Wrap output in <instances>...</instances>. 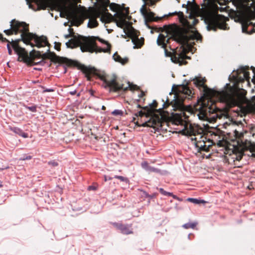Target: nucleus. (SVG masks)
I'll return each mask as SVG.
<instances>
[{"label":"nucleus","mask_w":255,"mask_h":255,"mask_svg":"<svg viewBox=\"0 0 255 255\" xmlns=\"http://www.w3.org/2000/svg\"><path fill=\"white\" fill-rule=\"evenodd\" d=\"M221 100L225 103H235V100L233 95L229 92L222 91L220 94Z\"/></svg>","instance_id":"obj_12"},{"label":"nucleus","mask_w":255,"mask_h":255,"mask_svg":"<svg viewBox=\"0 0 255 255\" xmlns=\"http://www.w3.org/2000/svg\"><path fill=\"white\" fill-rule=\"evenodd\" d=\"M76 90L71 91L69 92V94L71 95H74L76 94Z\"/></svg>","instance_id":"obj_47"},{"label":"nucleus","mask_w":255,"mask_h":255,"mask_svg":"<svg viewBox=\"0 0 255 255\" xmlns=\"http://www.w3.org/2000/svg\"><path fill=\"white\" fill-rule=\"evenodd\" d=\"M110 8H111V9H112V10H113V11H115V8L113 7V6H112V5H110Z\"/></svg>","instance_id":"obj_58"},{"label":"nucleus","mask_w":255,"mask_h":255,"mask_svg":"<svg viewBox=\"0 0 255 255\" xmlns=\"http://www.w3.org/2000/svg\"><path fill=\"white\" fill-rule=\"evenodd\" d=\"M105 106H103L102 109H105Z\"/></svg>","instance_id":"obj_64"},{"label":"nucleus","mask_w":255,"mask_h":255,"mask_svg":"<svg viewBox=\"0 0 255 255\" xmlns=\"http://www.w3.org/2000/svg\"><path fill=\"white\" fill-rule=\"evenodd\" d=\"M187 200L194 204H200L201 203H205L206 201L204 200L198 199L197 198H188Z\"/></svg>","instance_id":"obj_23"},{"label":"nucleus","mask_w":255,"mask_h":255,"mask_svg":"<svg viewBox=\"0 0 255 255\" xmlns=\"http://www.w3.org/2000/svg\"><path fill=\"white\" fill-rule=\"evenodd\" d=\"M54 55V54L53 53H51L50 52L49 49H48L47 50V52H45L44 53H43L42 55L41 54V53L40 52H37V56L38 57H41L42 58V60H41V61H39L37 62H35L34 63L33 65H44L45 62L44 61V59H45V58H48V59H50L51 58H52L53 56Z\"/></svg>","instance_id":"obj_14"},{"label":"nucleus","mask_w":255,"mask_h":255,"mask_svg":"<svg viewBox=\"0 0 255 255\" xmlns=\"http://www.w3.org/2000/svg\"><path fill=\"white\" fill-rule=\"evenodd\" d=\"M242 158V156L240 155V156H237V157H236V159H237V160H238V161H239V160H240Z\"/></svg>","instance_id":"obj_55"},{"label":"nucleus","mask_w":255,"mask_h":255,"mask_svg":"<svg viewBox=\"0 0 255 255\" xmlns=\"http://www.w3.org/2000/svg\"><path fill=\"white\" fill-rule=\"evenodd\" d=\"M54 48L55 49H57V50L59 51L60 50V44L59 43H57L56 42H54Z\"/></svg>","instance_id":"obj_38"},{"label":"nucleus","mask_w":255,"mask_h":255,"mask_svg":"<svg viewBox=\"0 0 255 255\" xmlns=\"http://www.w3.org/2000/svg\"><path fill=\"white\" fill-rule=\"evenodd\" d=\"M10 29L4 30V32L6 34L11 35L13 32L17 34L18 32L21 33L20 39L16 40L15 42L12 41V46L15 52L18 56V61L27 62L29 60L28 53L25 49L19 46L17 44V43L21 40L26 44L31 45L32 47H33V45L30 41L32 39L34 40L36 46L38 48L49 45L46 37L44 36L39 37L35 34L29 32L28 25L25 22H20L15 19H12L10 21Z\"/></svg>","instance_id":"obj_1"},{"label":"nucleus","mask_w":255,"mask_h":255,"mask_svg":"<svg viewBox=\"0 0 255 255\" xmlns=\"http://www.w3.org/2000/svg\"><path fill=\"white\" fill-rule=\"evenodd\" d=\"M112 114L114 116H122L123 112L120 110H115L112 112Z\"/></svg>","instance_id":"obj_31"},{"label":"nucleus","mask_w":255,"mask_h":255,"mask_svg":"<svg viewBox=\"0 0 255 255\" xmlns=\"http://www.w3.org/2000/svg\"><path fill=\"white\" fill-rule=\"evenodd\" d=\"M235 5L237 11V16L235 21L241 24L242 32L247 34H252L255 32V9L254 11L249 10V5L247 0H231Z\"/></svg>","instance_id":"obj_3"},{"label":"nucleus","mask_w":255,"mask_h":255,"mask_svg":"<svg viewBox=\"0 0 255 255\" xmlns=\"http://www.w3.org/2000/svg\"><path fill=\"white\" fill-rule=\"evenodd\" d=\"M42 88L44 89L43 92H51L54 91V89L52 88H44L43 87H42Z\"/></svg>","instance_id":"obj_37"},{"label":"nucleus","mask_w":255,"mask_h":255,"mask_svg":"<svg viewBox=\"0 0 255 255\" xmlns=\"http://www.w3.org/2000/svg\"><path fill=\"white\" fill-rule=\"evenodd\" d=\"M26 2H27V3L28 4V6L30 8H32V5L30 3H29V0H26Z\"/></svg>","instance_id":"obj_54"},{"label":"nucleus","mask_w":255,"mask_h":255,"mask_svg":"<svg viewBox=\"0 0 255 255\" xmlns=\"http://www.w3.org/2000/svg\"><path fill=\"white\" fill-rule=\"evenodd\" d=\"M106 1H107V2L106 3V4H108L110 3V1L109 0H106Z\"/></svg>","instance_id":"obj_62"},{"label":"nucleus","mask_w":255,"mask_h":255,"mask_svg":"<svg viewBox=\"0 0 255 255\" xmlns=\"http://www.w3.org/2000/svg\"><path fill=\"white\" fill-rule=\"evenodd\" d=\"M249 70L248 66H241L236 73L232 77L236 82H243L245 80L249 81L250 73L247 71Z\"/></svg>","instance_id":"obj_9"},{"label":"nucleus","mask_w":255,"mask_h":255,"mask_svg":"<svg viewBox=\"0 0 255 255\" xmlns=\"http://www.w3.org/2000/svg\"><path fill=\"white\" fill-rule=\"evenodd\" d=\"M46 8V4L43 3H41L39 4H38L37 9L38 10L45 9Z\"/></svg>","instance_id":"obj_34"},{"label":"nucleus","mask_w":255,"mask_h":255,"mask_svg":"<svg viewBox=\"0 0 255 255\" xmlns=\"http://www.w3.org/2000/svg\"><path fill=\"white\" fill-rule=\"evenodd\" d=\"M112 18H113L112 14L105 11L102 14L101 17V20L103 22L109 23L110 22Z\"/></svg>","instance_id":"obj_21"},{"label":"nucleus","mask_w":255,"mask_h":255,"mask_svg":"<svg viewBox=\"0 0 255 255\" xmlns=\"http://www.w3.org/2000/svg\"><path fill=\"white\" fill-rule=\"evenodd\" d=\"M9 129L14 132L15 134L19 135L24 138H27L28 137V134L23 131V130L17 127H10L9 128Z\"/></svg>","instance_id":"obj_19"},{"label":"nucleus","mask_w":255,"mask_h":255,"mask_svg":"<svg viewBox=\"0 0 255 255\" xmlns=\"http://www.w3.org/2000/svg\"><path fill=\"white\" fill-rule=\"evenodd\" d=\"M116 226V227L120 230L121 232L124 234H130L132 233V231L131 229H130V227L128 225H125L122 224L115 223L114 224Z\"/></svg>","instance_id":"obj_15"},{"label":"nucleus","mask_w":255,"mask_h":255,"mask_svg":"<svg viewBox=\"0 0 255 255\" xmlns=\"http://www.w3.org/2000/svg\"><path fill=\"white\" fill-rule=\"evenodd\" d=\"M6 47H7V51H8V53L9 55H11L12 54V50L10 48L9 43L7 44Z\"/></svg>","instance_id":"obj_39"},{"label":"nucleus","mask_w":255,"mask_h":255,"mask_svg":"<svg viewBox=\"0 0 255 255\" xmlns=\"http://www.w3.org/2000/svg\"><path fill=\"white\" fill-rule=\"evenodd\" d=\"M197 115L200 120L210 122H215L218 119H222L226 117L225 113L212 102H208L207 104L202 103L199 108Z\"/></svg>","instance_id":"obj_4"},{"label":"nucleus","mask_w":255,"mask_h":255,"mask_svg":"<svg viewBox=\"0 0 255 255\" xmlns=\"http://www.w3.org/2000/svg\"><path fill=\"white\" fill-rule=\"evenodd\" d=\"M194 145L198 152L207 151L208 149V146L205 144V143L204 141L195 142Z\"/></svg>","instance_id":"obj_17"},{"label":"nucleus","mask_w":255,"mask_h":255,"mask_svg":"<svg viewBox=\"0 0 255 255\" xmlns=\"http://www.w3.org/2000/svg\"><path fill=\"white\" fill-rule=\"evenodd\" d=\"M101 79L104 82L105 87H109L110 91L114 92H117L120 90L126 91L128 88H129L130 90H135L137 87L136 85H132L129 82H128V87H125L124 84H120L118 83L114 78L109 79L107 78L103 77Z\"/></svg>","instance_id":"obj_8"},{"label":"nucleus","mask_w":255,"mask_h":255,"mask_svg":"<svg viewBox=\"0 0 255 255\" xmlns=\"http://www.w3.org/2000/svg\"><path fill=\"white\" fill-rule=\"evenodd\" d=\"M94 91H93V90H90V91H89V93H90V94H91V95H93V94H94Z\"/></svg>","instance_id":"obj_56"},{"label":"nucleus","mask_w":255,"mask_h":255,"mask_svg":"<svg viewBox=\"0 0 255 255\" xmlns=\"http://www.w3.org/2000/svg\"><path fill=\"white\" fill-rule=\"evenodd\" d=\"M104 178H105V181H108V180H110L112 179V177L108 176H106V175L105 176Z\"/></svg>","instance_id":"obj_45"},{"label":"nucleus","mask_w":255,"mask_h":255,"mask_svg":"<svg viewBox=\"0 0 255 255\" xmlns=\"http://www.w3.org/2000/svg\"><path fill=\"white\" fill-rule=\"evenodd\" d=\"M113 58L115 61L118 62L123 65L126 64L128 61V59L127 58H122L120 55H119L117 54V52L114 53V54L113 56Z\"/></svg>","instance_id":"obj_20"},{"label":"nucleus","mask_w":255,"mask_h":255,"mask_svg":"<svg viewBox=\"0 0 255 255\" xmlns=\"http://www.w3.org/2000/svg\"><path fill=\"white\" fill-rule=\"evenodd\" d=\"M2 40L3 41H7V40L5 38H3V37L2 38Z\"/></svg>","instance_id":"obj_59"},{"label":"nucleus","mask_w":255,"mask_h":255,"mask_svg":"<svg viewBox=\"0 0 255 255\" xmlns=\"http://www.w3.org/2000/svg\"><path fill=\"white\" fill-rule=\"evenodd\" d=\"M145 114L142 111H138L136 114V116H140V117H142Z\"/></svg>","instance_id":"obj_40"},{"label":"nucleus","mask_w":255,"mask_h":255,"mask_svg":"<svg viewBox=\"0 0 255 255\" xmlns=\"http://www.w3.org/2000/svg\"><path fill=\"white\" fill-rule=\"evenodd\" d=\"M188 40H196L197 41H201L202 36L201 34L197 32V31L192 32V33L189 34L188 35H187L185 37Z\"/></svg>","instance_id":"obj_16"},{"label":"nucleus","mask_w":255,"mask_h":255,"mask_svg":"<svg viewBox=\"0 0 255 255\" xmlns=\"http://www.w3.org/2000/svg\"><path fill=\"white\" fill-rule=\"evenodd\" d=\"M188 92H189L190 93V94L191 93V91L190 90H188L186 92V94H188Z\"/></svg>","instance_id":"obj_61"},{"label":"nucleus","mask_w":255,"mask_h":255,"mask_svg":"<svg viewBox=\"0 0 255 255\" xmlns=\"http://www.w3.org/2000/svg\"><path fill=\"white\" fill-rule=\"evenodd\" d=\"M148 172H155L160 173L161 171L159 169L150 166Z\"/></svg>","instance_id":"obj_33"},{"label":"nucleus","mask_w":255,"mask_h":255,"mask_svg":"<svg viewBox=\"0 0 255 255\" xmlns=\"http://www.w3.org/2000/svg\"><path fill=\"white\" fill-rule=\"evenodd\" d=\"M197 225L196 223H187L183 225L182 227L185 229H194Z\"/></svg>","instance_id":"obj_28"},{"label":"nucleus","mask_w":255,"mask_h":255,"mask_svg":"<svg viewBox=\"0 0 255 255\" xmlns=\"http://www.w3.org/2000/svg\"><path fill=\"white\" fill-rule=\"evenodd\" d=\"M251 68L252 69L253 72H255V68L254 67H253V66H251Z\"/></svg>","instance_id":"obj_60"},{"label":"nucleus","mask_w":255,"mask_h":255,"mask_svg":"<svg viewBox=\"0 0 255 255\" xmlns=\"http://www.w3.org/2000/svg\"><path fill=\"white\" fill-rule=\"evenodd\" d=\"M86 76L88 80H90L91 77L90 73H86Z\"/></svg>","instance_id":"obj_50"},{"label":"nucleus","mask_w":255,"mask_h":255,"mask_svg":"<svg viewBox=\"0 0 255 255\" xmlns=\"http://www.w3.org/2000/svg\"><path fill=\"white\" fill-rule=\"evenodd\" d=\"M171 105L173 110L175 111L177 110H181L184 108L183 100L182 98L179 97L178 95L175 93L174 95L173 99L171 102H169L167 98L166 102L163 104L162 108H165L166 106Z\"/></svg>","instance_id":"obj_10"},{"label":"nucleus","mask_w":255,"mask_h":255,"mask_svg":"<svg viewBox=\"0 0 255 255\" xmlns=\"http://www.w3.org/2000/svg\"><path fill=\"white\" fill-rule=\"evenodd\" d=\"M8 168V166H2V167H0V170H3L7 169Z\"/></svg>","instance_id":"obj_51"},{"label":"nucleus","mask_w":255,"mask_h":255,"mask_svg":"<svg viewBox=\"0 0 255 255\" xmlns=\"http://www.w3.org/2000/svg\"><path fill=\"white\" fill-rule=\"evenodd\" d=\"M225 17L215 13H208L202 16L206 25L207 30L216 31L217 28L226 30L227 25L225 23Z\"/></svg>","instance_id":"obj_5"},{"label":"nucleus","mask_w":255,"mask_h":255,"mask_svg":"<svg viewBox=\"0 0 255 255\" xmlns=\"http://www.w3.org/2000/svg\"><path fill=\"white\" fill-rule=\"evenodd\" d=\"M88 189L89 190H96V187L95 186H89L88 188Z\"/></svg>","instance_id":"obj_41"},{"label":"nucleus","mask_w":255,"mask_h":255,"mask_svg":"<svg viewBox=\"0 0 255 255\" xmlns=\"http://www.w3.org/2000/svg\"><path fill=\"white\" fill-rule=\"evenodd\" d=\"M183 37H184V36H183L182 34H179L174 36V39L178 42H182Z\"/></svg>","instance_id":"obj_30"},{"label":"nucleus","mask_w":255,"mask_h":255,"mask_svg":"<svg viewBox=\"0 0 255 255\" xmlns=\"http://www.w3.org/2000/svg\"><path fill=\"white\" fill-rule=\"evenodd\" d=\"M170 196H172L174 199H178V197L176 195H174L173 193L172 195H170Z\"/></svg>","instance_id":"obj_52"},{"label":"nucleus","mask_w":255,"mask_h":255,"mask_svg":"<svg viewBox=\"0 0 255 255\" xmlns=\"http://www.w3.org/2000/svg\"><path fill=\"white\" fill-rule=\"evenodd\" d=\"M163 195L170 196V195H172V193L165 191Z\"/></svg>","instance_id":"obj_43"},{"label":"nucleus","mask_w":255,"mask_h":255,"mask_svg":"<svg viewBox=\"0 0 255 255\" xmlns=\"http://www.w3.org/2000/svg\"><path fill=\"white\" fill-rule=\"evenodd\" d=\"M114 178H117V179H119L121 181H123V182H125L126 183H128V179L127 178L125 177L122 176L115 175L114 176Z\"/></svg>","instance_id":"obj_32"},{"label":"nucleus","mask_w":255,"mask_h":255,"mask_svg":"<svg viewBox=\"0 0 255 255\" xmlns=\"http://www.w3.org/2000/svg\"><path fill=\"white\" fill-rule=\"evenodd\" d=\"M48 164L52 165L53 166H57L58 165V163L54 160H52V161H49Z\"/></svg>","instance_id":"obj_36"},{"label":"nucleus","mask_w":255,"mask_h":255,"mask_svg":"<svg viewBox=\"0 0 255 255\" xmlns=\"http://www.w3.org/2000/svg\"><path fill=\"white\" fill-rule=\"evenodd\" d=\"M154 3H155V1H153V0H150V4H151V5H153V4H154Z\"/></svg>","instance_id":"obj_57"},{"label":"nucleus","mask_w":255,"mask_h":255,"mask_svg":"<svg viewBox=\"0 0 255 255\" xmlns=\"http://www.w3.org/2000/svg\"><path fill=\"white\" fill-rule=\"evenodd\" d=\"M166 37L162 34H159L157 39V45L161 46V47L164 49L165 55L166 57H170L172 62L174 63L179 64L180 65L186 64L185 59L187 56L185 54L177 52L172 53L166 49V43L165 41L168 43L169 41V39H166Z\"/></svg>","instance_id":"obj_7"},{"label":"nucleus","mask_w":255,"mask_h":255,"mask_svg":"<svg viewBox=\"0 0 255 255\" xmlns=\"http://www.w3.org/2000/svg\"><path fill=\"white\" fill-rule=\"evenodd\" d=\"M117 25L121 28H124L127 24V21L122 16H120L119 20H116Z\"/></svg>","instance_id":"obj_22"},{"label":"nucleus","mask_w":255,"mask_h":255,"mask_svg":"<svg viewBox=\"0 0 255 255\" xmlns=\"http://www.w3.org/2000/svg\"><path fill=\"white\" fill-rule=\"evenodd\" d=\"M71 36H72V34L70 33L68 34H66V35H64V37H65V38H69L70 37H71Z\"/></svg>","instance_id":"obj_48"},{"label":"nucleus","mask_w":255,"mask_h":255,"mask_svg":"<svg viewBox=\"0 0 255 255\" xmlns=\"http://www.w3.org/2000/svg\"><path fill=\"white\" fill-rule=\"evenodd\" d=\"M182 7L186 8V12L190 10L192 13H196L199 8L198 5L196 3L195 0H188L187 3L182 5Z\"/></svg>","instance_id":"obj_13"},{"label":"nucleus","mask_w":255,"mask_h":255,"mask_svg":"<svg viewBox=\"0 0 255 255\" xmlns=\"http://www.w3.org/2000/svg\"><path fill=\"white\" fill-rule=\"evenodd\" d=\"M132 42L134 46H133L134 48H140L143 44V40H139L138 39H137L136 42H135L133 39L132 40Z\"/></svg>","instance_id":"obj_26"},{"label":"nucleus","mask_w":255,"mask_h":255,"mask_svg":"<svg viewBox=\"0 0 255 255\" xmlns=\"http://www.w3.org/2000/svg\"><path fill=\"white\" fill-rule=\"evenodd\" d=\"M157 103L155 100H154L153 102L149 104V108L147 107L144 108V109H147V113L145 114L146 117L150 116L149 119L144 122L142 126L143 127H149L153 128L156 127H159L161 126V120L162 119V116L161 114V109L159 108V115H156L154 113V111L156 110L155 108L156 107Z\"/></svg>","instance_id":"obj_6"},{"label":"nucleus","mask_w":255,"mask_h":255,"mask_svg":"<svg viewBox=\"0 0 255 255\" xmlns=\"http://www.w3.org/2000/svg\"><path fill=\"white\" fill-rule=\"evenodd\" d=\"M143 195L146 197H149V195L145 191H144L143 193Z\"/></svg>","instance_id":"obj_49"},{"label":"nucleus","mask_w":255,"mask_h":255,"mask_svg":"<svg viewBox=\"0 0 255 255\" xmlns=\"http://www.w3.org/2000/svg\"><path fill=\"white\" fill-rule=\"evenodd\" d=\"M191 126L190 125V129L187 128V126L184 127V128L182 129L180 132L183 135H189L192 133Z\"/></svg>","instance_id":"obj_27"},{"label":"nucleus","mask_w":255,"mask_h":255,"mask_svg":"<svg viewBox=\"0 0 255 255\" xmlns=\"http://www.w3.org/2000/svg\"><path fill=\"white\" fill-rule=\"evenodd\" d=\"M66 45L67 47L71 48L80 46L83 52H108L111 50V45L108 41L99 37L94 36H74L66 43Z\"/></svg>","instance_id":"obj_2"},{"label":"nucleus","mask_w":255,"mask_h":255,"mask_svg":"<svg viewBox=\"0 0 255 255\" xmlns=\"http://www.w3.org/2000/svg\"><path fill=\"white\" fill-rule=\"evenodd\" d=\"M141 167L148 172L150 166L148 165L147 161H143L141 163Z\"/></svg>","instance_id":"obj_29"},{"label":"nucleus","mask_w":255,"mask_h":255,"mask_svg":"<svg viewBox=\"0 0 255 255\" xmlns=\"http://www.w3.org/2000/svg\"><path fill=\"white\" fill-rule=\"evenodd\" d=\"M157 189H158L159 190V191H160L161 194H162V195H164L165 191L163 188H157Z\"/></svg>","instance_id":"obj_42"},{"label":"nucleus","mask_w":255,"mask_h":255,"mask_svg":"<svg viewBox=\"0 0 255 255\" xmlns=\"http://www.w3.org/2000/svg\"><path fill=\"white\" fill-rule=\"evenodd\" d=\"M26 108L32 112H35L36 111V107L35 106L31 107L27 106Z\"/></svg>","instance_id":"obj_35"},{"label":"nucleus","mask_w":255,"mask_h":255,"mask_svg":"<svg viewBox=\"0 0 255 255\" xmlns=\"http://www.w3.org/2000/svg\"><path fill=\"white\" fill-rule=\"evenodd\" d=\"M155 197V194H153L152 195H149V197H148L150 199L153 198Z\"/></svg>","instance_id":"obj_53"},{"label":"nucleus","mask_w":255,"mask_h":255,"mask_svg":"<svg viewBox=\"0 0 255 255\" xmlns=\"http://www.w3.org/2000/svg\"><path fill=\"white\" fill-rule=\"evenodd\" d=\"M193 81L197 87L205 89V86L204 83L206 81L205 78H202L201 77H195L193 79Z\"/></svg>","instance_id":"obj_18"},{"label":"nucleus","mask_w":255,"mask_h":255,"mask_svg":"<svg viewBox=\"0 0 255 255\" xmlns=\"http://www.w3.org/2000/svg\"><path fill=\"white\" fill-rule=\"evenodd\" d=\"M98 24V23L96 19L91 18L89 20L88 23V26L90 28H94L96 27Z\"/></svg>","instance_id":"obj_24"},{"label":"nucleus","mask_w":255,"mask_h":255,"mask_svg":"<svg viewBox=\"0 0 255 255\" xmlns=\"http://www.w3.org/2000/svg\"><path fill=\"white\" fill-rule=\"evenodd\" d=\"M193 13L191 12L189 14V18L192 19V21L191 22H188V26L195 25L198 22V20L194 18V16L193 15Z\"/></svg>","instance_id":"obj_25"},{"label":"nucleus","mask_w":255,"mask_h":255,"mask_svg":"<svg viewBox=\"0 0 255 255\" xmlns=\"http://www.w3.org/2000/svg\"><path fill=\"white\" fill-rule=\"evenodd\" d=\"M144 95V93L143 91H140V93L138 94V96L139 98L142 97Z\"/></svg>","instance_id":"obj_44"},{"label":"nucleus","mask_w":255,"mask_h":255,"mask_svg":"<svg viewBox=\"0 0 255 255\" xmlns=\"http://www.w3.org/2000/svg\"><path fill=\"white\" fill-rule=\"evenodd\" d=\"M176 200H178V201H182V199H181L179 197H178V199H176Z\"/></svg>","instance_id":"obj_63"},{"label":"nucleus","mask_w":255,"mask_h":255,"mask_svg":"<svg viewBox=\"0 0 255 255\" xmlns=\"http://www.w3.org/2000/svg\"><path fill=\"white\" fill-rule=\"evenodd\" d=\"M31 156L29 155V156H26L25 157H24L22 159H21L22 160H29V159H31Z\"/></svg>","instance_id":"obj_46"},{"label":"nucleus","mask_w":255,"mask_h":255,"mask_svg":"<svg viewBox=\"0 0 255 255\" xmlns=\"http://www.w3.org/2000/svg\"><path fill=\"white\" fill-rule=\"evenodd\" d=\"M145 3H144L141 7L140 8V11L142 15L143 16L144 18V22L145 24L149 28H151V27L148 25V21H157L159 19H161L162 17H155L154 13L151 11H146L145 10Z\"/></svg>","instance_id":"obj_11"}]
</instances>
